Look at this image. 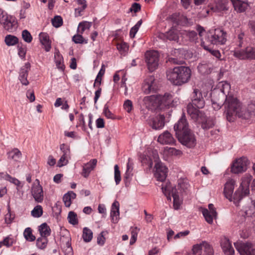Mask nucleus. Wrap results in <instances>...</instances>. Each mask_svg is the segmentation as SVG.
I'll list each match as a JSON object with an SVG mask.
<instances>
[{
    "label": "nucleus",
    "mask_w": 255,
    "mask_h": 255,
    "mask_svg": "<svg viewBox=\"0 0 255 255\" xmlns=\"http://www.w3.org/2000/svg\"><path fill=\"white\" fill-rule=\"evenodd\" d=\"M153 160L155 162L154 176L157 180L163 182L167 177L168 169L162 162L158 161L159 156L156 150L148 151V153L144 155L141 162L151 168L153 164Z\"/></svg>",
    "instance_id": "1"
},
{
    "label": "nucleus",
    "mask_w": 255,
    "mask_h": 255,
    "mask_svg": "<svg viewBox=\"0 0 255 255\" xmlns=\"http://www.w3.org/2000/svg\"><path fill=\"white\" fill-rule=\"evenodd\" d=\"M191 76V69L186 66H177L166 71L167 79L173 84L177 86H181L188 83Z\"/></svg>",
    "instance_id": "2"
},
{
    "label": "nucleus",
    "mask_w": 255,
    "mask_h": 255,
    "mask_svg": "<svg viewBox=\"0 0 255 255\" xmlns=\"http://www.w3.org/2000/svg\"><path fill=\"white\" fill-rule=\"evenodd\" d=\"M225 114L227 120L232 122L236 118L242 114V104L237 98L232 95H228L224 103Z\"/></svg>",
    "instance_id": "3"
},
{
    "label": "nucleus",
    "mask_w": 255,
    "mask_h": 255,
    "mask_svg": "<svg viewBox=\"0 0 255 255\" xmlns=\"http://www.w3.org/2000/svg\"><path fill=\"white\" fill-rule=\"evenodd\" d=\"M252 179V176L250 174H245L242 178L240 187L234 194L233 202L236 206L239 205V203L243 197L249 194V185Z\"/></svg>",
    "instance_id": "4"
},
{
    "label": "nucleus",
    "mask_w": 255,
    "mask_h": 255,
    "mask_svg": "<svg viewBox=\"0 0 255 255\" xmlns=\"http://www.w3.org/2000/svg\"><path fill=\"white\" fill-rule=\"evenodd\" d=\"M161 189L168 200H171V198L170 196V193H171L173 198V207L175 210L179 209L182 203L183 196H181V194H179L178 192H177L176 188H171L170 183H166L165 185L162 184Z\"/></svg>",
    "instance_id": "5"
},
{
    "label": "nucleus",
    "mask_w": 255,
    "mask_h": 255,
    "mask_svg": "<svg viewBox=\"0 0 255 255\" xmlns=\"http://www.w3.org/2000/svg\"><path fill=\"white\" fill-rule=\"evenodd\" d=\"M206 40L213 45L225 44L226 40V32L221 29L210 30L207 33Z\"/></svg>",
    "instance_id": "6"
},
{
    "label": "nucleus",
    "mask_w": 255,
    "mask_h": 255,
    "mask_svg": "<svg viewBox=\"0 0 255 255\" xmlns=\"http://www.w3.org/2000/svg\"><path fill=\"white\" fill-rule=\"evenodd\" d=\"M233 55L241 60H255V47L247 46L244 49L236 48L232 51Z\"/></svg>",
    "instance_id": "7"
},
{
    "label": "nucleus",
    "mask_w": 255,
    "mask_h": 255,
    "mask_svg": "<svg viewBox=\"0 0 255 255\" xmlns=\"http://www.w3.org/2000/svg\"><path fill=\"white\" fill-rule=\"evenodd\" d=\"M145 60L150 72L155 71L159 65V54L156 51H148L145 53Z\"/></svg>",
    "instance_id": "8"
},
{
    "label": "nucleus",
    "mask_w": 255,
    "mask_h": 255,
    "mask_svg": "<svg viewBox=\"0 0 255 255\" xmlns=\"http://www.w3.org/2000/svg\"><path fill=\"white\" fill-rule=\"evenodd\" d=\"M234 246L240 255H255V245L250 242H237Z\"/></svg>",
    "instance_id": "9"
},
{
    "label": "nucleus",
    "mask_w": 255,
    "mask_h": 255,
    "mask_svg": "<svg viewBox=\"0 0 255 255\" xmlns=\"http://www.w3.org/2000/svg\"><path fill=\"white\" fill-rule=\"evenodd\" d=\"M16 23L15 17L7 13L2 16L0 21V25L3 29L9 32H12L16 29Z\"/></svg>",
    "instance_id": "10"
},
{
    "label": "nucleus",
    "mask_w": 255,
    "mask_h": 255,
    "mask_svg": "<svg viewBox=\"0 0 255 255\" xmlns=\"http://www.w3.org/2000/svg\"><path fill=\"white\" fill-rule=\"evenodd\" d=\"M179 141L183 145L188 147H193L196 144V139L194 135L190 130L184 131L183 133L176 135Z\"/></svg>",
    "instance_id": "11"
},
{
    "label": "nucleus",
    "mask_w": 255,
    "mask_h": 255,
    "mask_svg": "<svg viewBox=\"0 0 255 255\" xmlns=\"http://www.w3.org/2000/svg\"><path fill=\"white\" fill-rule=\"evenodd\" d=\"M250 161L246 157H242L236 159L233 163L231 167V171L235 174L245 172Z\"/></svg>",
    "instance_id": "12"
},
{
    "label": "nucleus",
    "mask_w": 255,
    "mask_h": 255,
    "mask_svg": "<svg viewBox=\"0 0 255 255\" xmlns=\"http://www.w3.org/2000/svg\"><path fill=\"white\" fill-rule=\"evenodd\" d=\"M31 189V195L34 200L37 203H41L44 199V194L42 186L40 185L39 181L36 179Z\"/></svg>",
    "instance_id": "13"
},
{
    "label": "nucleus",
    "mask_w": 255,
    "mask_h": 255,
    "mask_svg": "<svg viewBox=\"0 0 255 255\" xmlns=\"http://www.w3.org/2000/svg\"><path fill=\"white\" fill-rule=\"evenodd\" d=\"M157 89V86L155 79L153 76L147 77L144 81L142 90L144 93L148 94L154 92Z\"/></svg>",
    "instance_id": "14"
},
{
    "label": "nucleus",
    "mask_w": 255,
    "mask_h": 255,
    "mask_svg": "<svg viewBox=\"0 0 255 255\" xmlns=\"http://www.w3.org/2000/svg\"><path fill=\"white\" fill-rule=\"evenodd\" d=\"M177 192L181 196L187 195L190 191L191 185L188 179L180 178L178 180V184L176 187Z\"/></svg>",
    "instance_id": "15"
},
{
    "label": "nucleus",
    "mask_w": 255,
    "mask_h": 255,
    "mask_svg": "<svg viewBox=\"0 0 255 255\" xmlns=\"http://www.w3.org/2000/svg\"><path fill=\"white\" fill-rule=\"evenodd\" d=\"M192 103L196 108H203L205 106V101L202 93L198 89H195L191 95Z\"/></svg>",
    "instance_id": "16"
},
{
    "label": "nucleus",
    "mask_w": 255,
    "mask_h": 255,
    "mask_svg": "<svg viewBox=\"0 0 255 255\" xmlns=\"http://www.w3.org/2000/svg\"><path fill=\"white\" fill-rule=\"evenodd\" d=\"M60 148L63 154L58 161V166L62 167L68 163L70 158V151L69 147L64 143L60 145Z\"/></svg>",
    "instance_id": "17"
},
{
    "label": "nucleus",
    "mask_w": 255,
    "mask_h": 255,
    "mask_svg": "<svg viewBox=\"0 0 255 255\" xmlns=\"http://www.w3.org/2000/svg\"><path fill=\"white\" fill-rule=\"evenodd\" d=\"M236 184V181L233 179H228L225 184L224 191L225 196L230 201L233 202V193Z\"/></svg>",
    "instance_id": "18"
},
{
    "label": "nucleus",
    "mask_w": 255,
    "mask_h": 255,
    "mask_svg": "<svg viewBox=\"0 0 255 255\" xmlns=\"http://www.w3.org/2000/svg\"><path fill=\"white\" fill-rule=\"evenodd\" d=\"M174 129L176 132V135H177V132H178V133H181L184 132V131L190 130L188 129V124L184 113H183L181 118L179 119L178 122L175 124Z\"/></svg>",
    "instance_id": "19"
},
{
    "label": "nucleus",
    "mask_w": 255,
    "mask_h": 255,
    "mask_svg": "<svg viewBox=\"0 0 255 255\" xmlns=\"http://www.w3.org/2000/svg\"><path fill=\"white\" fill-rule=\"evenodd\" d=\"M192 104H189L187 107V113L190 117L195 121L200 122L202 119L204 114L198 109L195 108Z\"/></svg>",
    "instance_id": "20"
},
{
    "label": "nucleus",
    "mask_w": 255,
    "mask_h": 255,
    "mask_svg": "<svg viewBox=\"0 0 255 255\" xmlns=\"http://www.w3.org/2000/svg\"><path fill=\"white\" fill-rule=\"evenodd\" d=\"M255 117V102H251L245 109H243L242 114L240 118L249 119Z\"/></svg>",
    "instance_id": "21"
},
{
    "label": "nucleus",
    "mask_w": 255,
    "mask_h": 255,
    "mask_svg": "<svg viewBox=\"0 0 255 255\" xmlns=\"http://www.w3.org/2000/svg\"><path fill=\"white\" fill-rule=\"evenodd\" d=\"M221 248L223 250V252L226 255H234V250L231 245L230 240L224 237L221 239L220 242Z\"/></svg>",
    "instance_id": "22"
},
{
    "label": "nucleus",
    "mask_w": 255,
    "mask_h": 255,
    "mask_svg": "<svg viewBox=\"0 0 255 255\" xmlns=\"http://www.w3.org/2000/svg\"><path fill=\"white\" fill-rule=\"evenodd\" d=\"M158 99V107L164 106H174V101L172 100V97L171 94L166 93L164 96H157Z\"/></svg>",
    "instance_id": "23"
},
{
    "label": "nucleus",
    "mask_w": 255,
    "mask_h": 255,
    "mask_svg": "<svg viewBox=\"0 0 255 255\" xmlns=\"http://www.w3.org/2000/svg\"><path fill=\"white\" fill-rule=\"evenodd\" d=\"M157 102L158 99L155 95L146 96L143 99V105L148 109L152 110L158 107Z\"/></svg>",
    "instance_id": "24"
},
{
    "label": "nucleus",
    "mask_w": 255,
    "mask_h": 255,
    "mask_svg": "<svg viewBox=\"0 0 255 255\" xmlns=\"http://www.w3.org/2000/svg\"><path fill=\"white\" fill-rule=\"evenodd\" d=\"M158 141L162 144H171L175 142L171 134L168 131H165L158 138Z\"/></svg>",
    "instance_id": "25"
},
{
    "label": "nucleus",
    "mask_w": 255,
    "mask_h": 255,
    "mask_svg": "<svg viewBox=\"0 0 255 255\" xmlns=\"http://www.w3.org/2000/svg\"><path fill=\"white\" fill-rule=\"evenodd\" d=\"M30 69V64L27 63L24 66L22 67L20 70L19 79L22 85H27L29 84L27 80L28 72Z\"/></svg>",
    "instance_id": "26"
},
{
    "label": "nucleus",
    "mask_w": 255,
    "mask_h": 255,
    "mask_svg": "<svg viewBox=\"0 0 255 255\" xmlns=\"http://www.w3.org/2000/svg\"><path fill=\"white\" fill-rule=\"evenodd\" d=\"M61 242L63 244V250L65 255H72L73 250L70 243V238L69 237L61 238Z\"/></svg>",
    "instance_id": "27"
},
{
    "label": "nucleus",
    "mask_w": 255,
    "mask_h": 255,
    "mask_svg": "<svg viewBox=\"0 0 255 255\" xmlns=\"http://www.w3.org/2000/svg\"><path fill=\"white\" fill-rule=\"evenodd\" d=\"M244 216L247 217H252L255 214V200L248 203L243 208Z\"/></svg>",
    "instance_id": "28"
},
{
    "label": "nucleus",
    "mask_w": 255,
    "mask_h": 255,
    "mask_svg": "<svg viewBox=\"0 0 255 255\" xmlns=\"http://www.w3.org/2000/svg\"><path fill=\"white\" fill-rule=\"evenodd\" d=\"M119 203L117 201H114L112 205L111 211V217L112 222L114 223H117L119 219Z\"/></svg>",
    "instance_id": "29"
},
{
    "label": "nucleus",
    "mask_w": 255,
    "mask_h": 255,
    "mask_svg": "<svg viewBox=\"0 0 255 255\" xmlns=\"http://www.w3.org/2000/svg\"><path fill=\"white\" fill-rule=\"evenodd\" d=\"M97 163V160L96 159H93L90 160L89 162L85 164L83 166V172H82V175L84 177H87L90 173L92 170H93L94 168L95 167L96 164Z\"/></svg>",
    "instance_id": "30"
},
{
    "label": "nucleus",
    "mask_w": 255,
    "mask_h": 255,
    "mask_svg": "<svg viewBox=\"0 0 255 255\" xmlns=\"http://www.w3.org/2000/svg\"><path fill=\"white\" fill-rule=\"evenodd\" d=\"M39 38L45 51H49L51 46L48 34L46 33L41 32L39 34Z\"/></svg>",
    "instance_id": "31"
},
{
    "label": "nucleus",
    "mask_w": 255,
    "mask_h": 255,
    "mask_svg": "<svg viewBox=\"0 0 255 255\" xmlns=\"http://www.w3.org/2000/svg\"><path fill=\"white\" fill-rule=\"evenodd\" d=\"M235 9L239 12H244L248 7L249 4L246 1L240 0H231Z\"/></svg>",
    "instance_id": "32"
},
{
    "label": "nucleus",
    "mask_w": 255,
    "mask_h": 255,
    "mask_svg": "<svg viewBox=\"0 0 255 255\" xmlns=\"http://www.w3.org/2000/svg\"><path fill=\"white\" fill-rule=\"evenodd\" d=\"M164 126V117L159 115L153 119L151 126L156 130L162 128Z\"/></svg>",
    "instance_id": "33"
},
{
    "label": "nucleus",
    "mask_w": 255,
    "mask_h": 255,
    "mask_svg": "<svg viewBox=\"0 0 255 255\" xmlns=\"http://www.w3.org/2000/svg\"><path fill=\"white\" fill-rule=\"evenodd\" d=\"M211 101L225 102L228 95H224L220 90L214 89L211 94Z\"/></svg>",
    "instance_id": "34"
},
{
    "label": "nucleus",
    "mask_w": 255,
    "mask_h": 255,
    "mask_svg": "<svg viewBox=\"0 0 255 255\" xmlns=\"http://www.w3.org/2000/svg\"><path fill=\"white\" fill-rule=\"evenodd\" d=\"M8 159L13 160L15 162H18L22 157V154L20 151L16 148H13L11 151L7 153Z\"/></svg>",
    "instance_id": "35"
},
{
    "label": "nucleus",
    "mask_w": 255,
    "mask_h": 255,
    "mask_svg": "<svg viewBox=\"0 0 255 255\" xmlns=\"http://www.w3.org/2000/svg\"><path fill=\"white\" fill-rule=\"evenodd\" d=\"M212 65L209 63L203 62L198 66V70L202 75L209 74L212 70Z\"/></svg>",
    "instance_id": "36"
},
{
    "label": "nucleus",
    "mask_w": 255,
    "mask_h": 255,
    "mask_svg": "<svg viewBox=\"0 0 255 255\" xmlns=\"http://www.w3.org/2000/svg\"><path fill=\"white\" fill-rule=\"evenodd\" d=\"M41 237L47 238L50 235L51 229L46 223H42L38 227Z\"/></svg>",
    "instance_id": "37"
},
{
    "label": "nucleus",
    "mask_w": 255,
    "mask_h": 255,
    "mask_svg": "<svg viewBox=\"0 0 255 255\" xmlns=\"http://www.w3.org/2000/svg\"><path fill=\"white\" fill-rule=\"evenodd\" d=\"M76 194L73 191L68 192L65 194L63 197V200L66 207H69L71 204V199H74L76 198Z\"/></svg>",
    "instance_id": "38"
},
{
    "label": "nucleus",
    "mask_w": 255,
    "mask_h": 255,
    "mask_svg": "<svg viewBox=\"0 0 255 255\" xmlns=\"http://www.w3.org/2000/svg\"><path fill=\"white\" fill-rule=\"evenodd\" d=\"M202 214L205 219V220L209 224H212L213 219L216 218L217 215V214L212 215L211 212L209 211L208 209H203L202 210Z\"/></svg>",
    "instance_id": "39"
},
{
    "label": "nucleus",
    "mask_w": 255,
    "mask_h": 255,
    "mask_svg": "<svg viewBox=\"0 0 255 255\" xmlns=\"http://www.w3.org/2000/svg\"><path fill=\"white\" fill-rule=\"evenodd\" d=\"M82 238L85 242L88 243L90 242L93 238L92 231L87 227L84 228Z\"/></svg>",
    "instance_id": "40"
},
{
    "label": "nucleus",
    "mask_w": 255,
    "mask_h": 255,
    "mask_svg": "<svg viewBox=\"0 0 255 255\" xmlns=\"http://www.w3.org/2000/svg\"><path fill=\"white\" fill-rule=\"evenodd\" d=\"M165 36L169 40L177 41L179 38L177 31L173 28L166 32Z\"/></svg>",
    "instance_id": "41"
},
{
    "label": "nucleus",
    "mask_w": 255,
    "mask_h": 255,
    "mask_svg": "<svg viewBox=\"0 0 255 255\" xmlns=\"http://www.w3.org/2000/svg\"><path fill=\"white\" fill-rule=\"evenodd\" d=\"M23 236L25 239L28 242H33L36 239L35 237L32 234V229L29 227H27L24 230Z\"/></svg>",
    "instance_id": "42"
},
{
    "label": "nucleus",
    "mask_w": 255,
    "mask_h": 255,
    "mask_svg": "<svg viewBox=\"0 0 255 255\" xmlns=\"http://www.w3.org/2000/svg\"><path fill=\"white\" fill-rule=\"evenodd\" d=\"M202 122V127L203 129H208L213 127L215 125V121L213 118H208L204 121Z\"/></svg>",
    "instance_id": "43"
},
{
    "label": "nucleus",
    "mask_w": 255,
    "mask_h": 255,
    "mask_svg": "<svg viewBox=\"0 0 255 255\" xmlns=\"http://www.w3.org/2000/svg\"><path fill=\"white\" fill-rule=\"evenodd\" d=\"M78 5H81V7L76 8L75 9L76 16H80L81 11H83L87 7L86 1L85 0H76Z\"/></svg>",
    "instance_id": "44"
},
{
    "label": "nucleus",
    "mask_w": 255,
    "mask_h": 255,
    "mask_svg": "<svg viewBox=\"0 0 255 255\" xmlns=\"http://www.w3.org/2000/svg\"><path fill=\"white\" fill-rule=\"evenodd\" d=\"M92 26V22L88 21H83L79 24L78 27V32L83 34L86 29H89Z\"/></svg>",
    "instance_id": "45"
},
{
    "label": "nucleus",
    "mask_w": 255,
    "mask_h": 255,
    "mask_svg": "<svg viewBox=\"0 0 255 255\" xmlns=\"http://www.w3.org/2000/svg\"><path fill=\"white\" fill-rule=\"evenodd\" d=\"M202 246H203V250L204 253L203 255H214V252L212 247L207 242H202Z\"/></svg>",
    "instance_id": "46"
},
{
    "label": "nucleus",
    "mask_w": 255,
    "mask_h": 255,
    "mask_svg": "<svg viewBox=\"0 0 255 255\" xmlns=\"http://www.w3.org/2000/svg\"><path fill=\"white\" fill-rule=\"evenodd\" d=\"M4 41L8 46H12L18 42V38L13 35H7L5 36Z\"/></svg>",
    "instance_id": "47"
},
{
    "label": "nucleus",
    "mask_w": 255,
    "mask_h": 255,
    "mask_svg": "<svg viewBox=\"0 0 255 255\" xmlns=\"http://www.w3.org/2000/svg\"><path fill=\"white\" fill-rule=\"evenodd\" d=\"M48 243V239L45 237L38 238L36 240V246L38 248L42 250L45 249Z\"/></svg>",
    "instance_id": "48"
},
{
    "label": "nucleus",
    "mask_w": 255,
    "mask_h": 255,
    "mask_svg": "<svg viewBox=\"0 0 255 255\" xmlns=\"http://www.w3.org/2000/svg\"><path fill=\"white\" fill-rule=\"evenodd\" d=\"M117 48L120 53L122 55H125L128 51V46L126 42H121L118 43Z\"/></svg>",
    "instance_id": "49"
},
{
    "label": "nucleus",
    "mask_w": 255,
    "mask_h": 255,
    "mask_svg": "<svg viewBox=\"0 0 255 255\" xmlns=\"http://www.w3.org/2000/svg\"><path fill=\"white\" fill-rule=\"evenodd\" d=\"M67 218L70 224L73 225L78 224V221L77 214L73 211L69 212Z\"/></svg>",
    "instance_id": "50"
},
{
    "label": "nucleus",
    "mask_w": 255,
    "mask_h": 255,
    "mask_svg": "<svg viewBox=\"0 0 255 255\" xmlns=\"http://www.w3.org/2000/svg\"><path fill=\"white\" fill-rule=\"evenodd\" d=\"M55 63L57 67L61 70H63L64 65L62 56L59 52L55 53Z\"/></svg>",
    "instance_id": "51"
},
{
    "label": "nucleus",
    "mask_w": 255,
    "mask_h": 255,
    "mask_svg": "<svg viewBox=\"0 0 255 255\" xmlns=\"http://www.w3.org/2000/svg\"><path fill=\"white\" fill-rule=\"evenodd\" d=\"M164 151L169 155H180L182 153L181 150L173 147H166L165 148Z\"/></svg>",
    "instance_id": "52"
},
{
    "label": "nucleus",
    "mask_w": 255,
    "mask_h": 255,
    "mask_svg": "<svg viewBox=\"0 0 255 255\" xmlns=\"http://www.w3.org/2000/svg\"><path fill=\"white\" fill-rule=\"evenodd\" d=\"M43 213V210L41 206L37 205L31 211V215L35 218H39L41 217Z\"/></svg>",
    "instance_id": "53"
},
{
    "label": "nucleus",
    "mask_w": 255,
    "mask_h": 255,
    "mask_svg": "<svg viewBox=\"0 0 255 255\" xmlns=\"http://www.w3.org/2000/svg\"><path fill=\"white\" fill-rule=\"evenodd\" d=\"M131 238L130 240V245H133L136 241L137 234L138 233V232L139 231V229H138L137 227L134 228H131Z\"/></svg>",
    "instance_id": "54"
},
{
    "label": "nucleus",
    "mask_w": 255,
    "mask_h": 255,
    "mask_svg": "<svg viewBox=\"0 0 255 255\" xmlns=\"http://www.w3.org/2000/svg\"><path fill=\"white\" fill-rule=\"evenodd\" d=\"M203 250L202 242L200 244H196L193 246L192 249V253L188 255H201V251Z\"/></svg>",
    "instance_id": "55"
},
{
    "label": "nucleus",
    "mask_w": 255,
    "mask_h": 255,
    "mask_svg": "<svg viewBox=\"0 0 255 255\" xmlns=\"http://www.w3.org/2000/svg\"><path fill=\"white\" fill-rule=\"evenodd\" d=\"M212 9L214 10V11L219 12L227 10L228 8L225 2L221 1L217 3L216 6L212 7Z\"/></svg>",
    "instance_id": "56"
},
{
    "label": "nucleus",
    "mask_w": 255,
    "mask_h": 255,
    "mask_svg": "<svg viewBox=\"0 0 255 255\" xmlns=\"http://www.w3.org/2000/svg\"><path fill=\"white\" fill-rule=\"evenodd\" d=\"M72 40L77 44L87 43L88 42L87 40L84 39L80 33L74 35Z\"/></svg>",
    "instance_id": "57"
},
{
    "label": "nucleus",
    "mask_w": 255,
    "mask_h": 255,
    "mask_svg": "<svg viewBox=\"0 0 255 255\" xmlns=\"http://www.w3.org/2000/svg\"><path fill=\"white\" fill-rule=\"evenodd\" d=\"M185 34L189 38L190 41L196 42L198 40V37L197 33L195 31H186Z\"/></svg>",
    "instance_id": "58"
},
{
    "label": "nucleus",
    "mask_w": 255,
    "mask_h": 255,
    "mask_svg": "<svg viewBox=\"0 0 255 255\" xmlns=\"http://www.w3.org/2000/svg\"><path fill=\"white\" fill-rule=\"evenodd\" d=\"M142 23V20H139L136 24L133 26L130 30L129 35L131 38H133L135 36V34L137 32L139 27L140 26Z\"/></svg>",
    "instance_id": "59"
},
{
    "label": "nucleus",
    "mask_w": 255,
    "mask_h": 255,
    "mask_svg": "<svg viewBox=\"0 0 255 255\" xmlns=\"http://www.w3.org/2000/svg\"><path fill=\"white\" fill-rule=\"evenodd\" d=\"M114 177L116 183L117 185L119 184L121 180V172L117 164L114 166Z\"/></svg>",
    "instance_id": "60"
},
{
    "label": "nucleus",
    "mask_w": 255,
    "mask_h": 255,
    "mask_svg": "<svg viewBox=\"0 0 255 255\" xmlns=\"http://www.w3.org/2000/svg\"><path fill=\"white\" fill-rule=\"evenodd\" d=\"M202 46L203 47V48L209 51L213 55H214L216 58L219 59L221 57V53L219 52V50H212L211 49H210L207 46H206L204 44V42H202L201 43Z\"/></svg>",
    "instance_id": "61"
},
{
    "label": "nucleus",
    "mask_w": 255,
    "mask_h": 255,
    "mask_svg": "<svg viewBox=\"0 0 255 255\" xmlns=\"http://www.w3.org/2000/svg\"><path fill=\"white\" fill-rule=\"evenodd\" d=\"M52 23L54 27H59L62 25V18L60 16H55L52 19Z\"/></svg>",
    "instance_id": "62"
},
{
    "label": "nucleus",
    "mask_w": 255,
    "mask_h": 255,
    "mask_svg": "<svg viewBox=\"0 0 255 255\" xmlns=\"http://www.w3.org/2000/svg\"><path fill=\"white\" fill-rule=\"evenodd\" d=\"M230 89V85L227 82H222V88L220 89H216V90H220L224 95H227L229 94Z\"/></svg>",
    "instance_id": "63"
},
{
    "label": "nucleus",
    "mask_w": 255,
    "mask_h": 255,
    "mask_svg": "<svg viewBox=\"0 0 255 255\" xmlns=\"http://www.w3.org/2000/svg\"><path fill=\"white\" fill-rule=\"evenodd\" d=\"M22 36L23 40L27 43H30L32 41V37L30 32L27 30H24L22 31Z\"/></svg>",
    "instance_id": "64"
}]
</instances>
